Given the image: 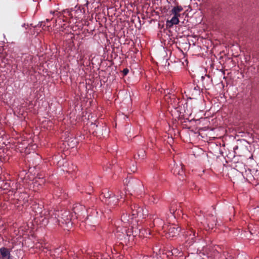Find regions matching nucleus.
<instances>
[{
    "label": "nucleus",
    "instance_id": "obj_10",
    "mask_svg": "<svg viewBox=\"0 0 259 259\" xmlns=\"http://www.w3.org/2000/svg\"><path fill=\"white\" fill-rule=\"evenodd\" d=\"M66 252H62V254L60 256H57L55 259H76L77 254L74 252L70 251L67 254Z\"/></svg>",
    "mask_w": 259,
    "mask_h": 259
},
{
    "label": "nucleus",
    "instance_id": "obj_2",
    "mask_svg": "<svg viewBox=\"0 0 259 259\" xmlns=\"http://www.w3.org/2000/svg\"><path fill=\"white\" fill-rule=\"evenodd\" d=\"M60 212L59 210H44L40 213L41 224L46 226L49 222L52 224H58V217H59Z\"/></svg>",
    "mask_w": 259,
    "mask_h": 259
},
{
    "label": "nucleus",
    "instance_id": "obj_31",
    "mask_svg": "<svg viewBox=\"0 0 259 259\" xmlns=\"http://www.w3.org/2000/svg\"><path fill=\"white\" fill-rule=\"evenodd\" d=\"M61 20V19H59L58 20H56V22L57 23L58 21H59V20Z\"/></svg>",
    "mask_w": 259,
    "mask_h": 259
},
{
    "label": "nucleus",
    "instance_id": "obj_15",
    "mask_svg": "<svg viewBox=\"0 0 259 259\" xmlns=\"http://www.w3.org/2000/svg\"><path fill=\"white\" fill-rule=\"evenodd\" d=\"M85 210V206L79 204H75L73 207V212L75 214L77 215H79L80 213L84 211Z\"/></svg>",
    "mask_w": 259,
    "mask_h": 259
},
{
    "label": "nucleus",
    "instance_id": "obj_21",
    "mask_svg": "<svg viewBox=\"0 0 259 259\" xmlns=\"http://www.w3.org/2000/svg\"><path fill=\"white\" fill-rule=\"evenodd\" d=\"M118 203H115V201H111V205H108L110 208V210H111V208H114L115 206L117 205Z\"/></svg>",
    "mask_w": 259,
    "mask_h": 259
},
{
    "label": "nucleus",
    "instance_id": "obj_34",
    "mask_svg": "<svg viewBox=\"0 0 259 259\" xmlns=\"http://www.w3.org/2000/svg\"><path fill=\"white\" fill-rule=\"evenodd\" d=\"M177 133H178V134H180V133H179V130H178V131H177Z\"/></svg>",
    "mask_w": 259,
    "mask_h": 259
},
{
    "label": "nucleus",
    "instance_id": "obj_28",
    "mask_svg": "<svg viewBox=\"0 0 259 259\" xmlns=\"http://www.w3.org/2000/svg\"><path fill=\"white\" fill-rule=\"evenodd\" d=\"M43 23H44L43 25L45 26V25H46V21L41 22V25H42Z\"/></svg>",
    "mask_w": 259,
    "mask_h": 259
},
{
    "label": "nucleus",
    "instance_id": "obj_27",
    "mask_svg": "<svg viewBox=\"0 0 259 259\" xmlns=\"http://www.w3.org/2000/svg\"><path fill=\"white\" fill-rule=\"evenodd\" d=\"M192 132H194V134H198L199 135H200L199 133V131H197V132H195V131H193V130H192L191 131Z\"/></svg>",
    "mask_w": 259,
    "mask_h": 259
},
{
    "label": "nucleus",
    "instance_id": "obj_26",
    "mask_svg": "<svg viewBox=\"0 0 259 259\" xmlns=\"http://www.w3.org/2000/svg\"><path fill=\"white\" fill-rule=\"evenodd\" d=\"M124 231H125V233H126V235H127V236H131V234H129V233H130V231H127V230H125Z\"/></svg>",
    "mask_w": 259,
    "mask_h": 259
},
{
    "label": "nucleus",
    "instance_id": "obj_13",
    "mask_svg": "<svg viewBox=\"0 0 259 259\" xmlns=\"http://www.w3.org/2000/svg\"><path fill=\"white\" fill-rule=\"evenodd\" d=\"M207 223L209 229H213L214 226L217 225V219L215 216L213 214L209 215L207 218Z\"/></svg>",
    "mask_w": 259,
    "mask_h": 259
},
{
    "label": "nucleus",
    "instance_id": "obj_19",
    "mask_svg": "<svg viewBox=\"0 0 259 259\" xmlns=\"http://www.w3.org/2000/svg\"><path fill=\"white\" fill-rule=\"evenodd\" d=\"M45 183V180L43 178H38V180H36L35 182V184H38L39 185H41V184H44Z\"/></svg>",
    "mask_w": 259,
    "mask_h": 259
},
{
    "label": "nucleus",
    "instance_id": "obj_25",
    "mask_svg": "<svg viewBox=\"0 0 259 259\" xmlns=\"http://www.w3.org/2000/svg\"><path fill=\"white\" fill-rule=\"evenodd\" d=\"M138 234V232H137L136 230H133L132 231V235L134 236H136Z\"/></svg>",
    "mask_w": 259,
    "mask_h": 259
},
{
    "label": "nucleus",
    "instance_id": "obj_3",
    "mask_svg": "<svg viewBox=\"0 0 259 259\" xmlns=\"http://www.w3.org/2000/svg\"><path fill=\"white\" fill-rule=\"evenodd\" d=\"M59 217H57L58 224L60 226L65 225L67 228L72 226V223L71 222V218L70 213L68 210L59 211Z\"/></svg>",
    "mask_w": 259,
    "mask_h": 259
},
{
    "label": "nucleus",
    "instance_id": "obj_30",
    "mask_svg": "<svg viewBox=\"0 0 259 259\" xmlns=\"http://www.w3.org/2000/svg\"><path fill=\"white\" fill-rule=\"evenodd\" d=\"M2 132L4 133H3V135H5V131H2Z\"/></svg>",
    "mask_w": 259,
    "mask_h": 259
},
{
    "label": "nucleus",
    "instance_id": "obj_22",
    "mask_svg": "<svg viewBox=\"0 0 259 259\" xmlns=\"http://www.w3.org/2000/svg\"><path fill=\"white\" fill-rule=\"evenodd\" d=\"M150 201L153 202V203H156L157 202L156 201V198L153 195L152 196V198L150 199Z\"/></svg>",
    "mask_w": 259,
    "mask_h": 259
},
{
    "label": "nucleus",
    "instance_id": "obj_12",
    "mask_svg": "<svg viewBox=\"0 0 259 259\" xmlns=\"http://www.w3.org/2000/svg\"><path fill=\"white\" fill-rule=\"evenodd\" d=\"M0 259H12L9 249L5 247L0 249Z\"/></svg>",
    "mask_w": 259,
    "mask_h": 259
},
{
    "label": "nucleus",
    "instance_id": "obj_16",
    "mask_svg": "<svg viewBox=\"0 0 259 259\" xmlns=\"http://www.w3.org/2000/svg\"><path fill=\"white\" fill-rule=\"evenodd\" d=\"M183 9L182 8V7L181 6H176V7H174L171 12V13L174 15V16H178V17H180V13L181 12H182L183 11Z\"/></svg>",
    "mask_w": 259,
    "mask_h": 259
},
{
    "label": "nucleus",
    "instance_id": "obj_29",
    "mask_svg": "<svg viewBox=\"0 0 259 259\" xmlns=\"http://www.w3.org/2000/svg\"><path fill=\"white\" fill-rule=\"evenodd\" d=\"M50 21V19H47L46 20V22H49Z\"/></svg>",
    "mask_w": 259,
    "mask_h": 259
},
{
    "label": "nucleus",
    "instance_id": "obj_35",
    "mask_svg": "<svg viewBox=\"0 0 259 259\" xmlns=\"http://www.w3.org/2000/svg\"><path fill=\"white\" fill-rule=\"evenodd\" d=\"M210 130H214V128H212Z\"/></svg>",
    "mask_w": 259,
    "mask_h": 259
},
{
    "label": "nucleus",
    "instance_id": "obj_18",
    "mask_svg": "<svg viewBox=\"0 0 259 259\" xmlns=\"http://www.w3.org/2000/svg\"><path fill=\"white\" fill-rule=\"evenodd\" d=\"M177 210V209L175 208V207L172 205L169 208V211L171 214H174L175 212Z\"/></svg>",
    "mask_w": 259,
    "mask_h": 259
},
{
    "label": "nucleus",
    "instance_id": "obj_23",
    "mask_svg": "<svg viewBox=\"0 0 259 259\" xmlns=\"http://www.w3.org/2000/svg\"><path fill=\"white\" fill-rule=\"evenodd\" d=\"M129 72V70L127 68H125L123 70L122 73L123 75H126Z\"/></svg>",
    "mask_w": 259,
    "mask_h": 259
},
{
    "label": "nucleus",
    "instance_id": "obj_17",
    "mask_svg": "<svg viewBox=\"0 0 259 259\" xmlns=\"http://www.w3.org/2000/svg\"><path fill=\"white\" fill-rule=\"evenodd\" d=\"M102 132L103 131H101V130H100V131H94L93 133H92V134L93 135H94V136H97V137H99L100 136V134H101L102 135H103V133H102Z\"/></svg>",
    "mask_w": 259,
    "mask_h": 259
},
{
    "label": "nucleus",
    "instance_id": "obj_14",
    "mask_svg": "<svg viewBox=\"0 0 259 259\" xmlns=\"http://www.w3.org/2000/svg\"><path fill=\"white\" fill-rule=\"evenodd\" d=\"M179 17L174 16L172 18L166 22V27L171 28L174 25L178 24L179 23Z\"/></svg>",
    "mask_w": 259,
    "mask_h": 259
},
{
    "label": "nucleus",
    "instance_id": "obj_4",
    "mask_svg": "<svg viewBox=\"0 0 259 259\" xmlns=\"http://www.w3.org/2000/svg\"><path fill=\"white\" fill-rule=\"evenodd\" d=\"M187 240L186 242L189 245H192L195 242L196 232L192 227H189L185 234Z\"/></svg>",
    "mask_w": 259,
    "mask_h": 259
},
{
    "label": "nucleus",
    "instance_id": "obj_33",
    "mask_svg": "<svg viewBox=\"0 0 259 259\" xmlns=\"http://www.w3.org/2000/svg\"><path fill=\"white\" fill-rule=\"evenodd\" d=\"M194 89H195V90H196V91H198V89H197L196 87H195V88H194Z\"/></svg>",
    "mask_w": 259,
    "mask_h": 259
},
{
    "label": "nucleus",
    "instance_id": "obj_5",
    "mask_svg": "<svg viewBox=\"0 0 259 259\" xmlns=\"http://www.w3.org/2000/svg\"><path fill=\"white\" fill-rule=\"evenodd\" d=\"M102 194L105 198V202L107 205H111V201H115V203H118V198H117L115 195L111 192L107 191V192H103Z\"/></svg>",
    "mask_w": 259,
    "mask_h": 259
},
{
    "label": "nucleus",
    "instance_id": "obj_6",
    "mask_svg": "<svg viewBox=\"0 0 259 259\" xmlns=\"http://www.w3.org/2000/svg\"><path fill=\"white\" fill-rule=\"evenodd\" d=\"M167 231L168 237H172L179 234L180 231V228L177 225L172 224L167 227Z\"/></svg>",
    "mask_w": 259,
    "mask_h": 259
},
{
    "label": "nucleus",
    "instance_id": "obj_11",
    "mask_svg": "<svg viewBox=\"0 0 259 259\" xmlns=\"http://www.w3.org/2000/svg\"><path fill=\"white\" fill-rule=\"evenodd\" d=\"M183 166L184 165L181 164L180 166L177 165L172 169L174 174L178 175L181 177L180 178V180H181V178H183L184 176L185 175V172L183 169Z\"/></svg>",
    "mask_w": 259,
    "mask_h": 259
},
{
    "label": "nucleus",
    "instance_id": "obj_32",
    "mask_svg": "<svg viewBox=\"0 0 259 259\" xmlns=\"http://www.w3.org/2000/svg\"><path fill=\"white\" fill-rule=\"evenodd\" d=\"M194 89H195V90H196V91H198V89H197L196 87H195V88H194Z\"/></svg>",
    "mask_w": 259,
    "mask_h": 259
},
{
    "label": "nucleus",
    "instance_id": "obj_24",
    "mask_svg": "<svg viewBox=\"0 0 259 259\" xmlns=\"http://www.w3.org/2000/svg\"><path fill=\"white\" fill-rule=\"evenodd\" d=\"M238 131V132L237 133L238 135L237 136H239V135L240 134V136L241 137H243V135L242 134L244 133V131Z\"/></svg>",
    "mask_w": 259,
    "mask_h": 259
},
{
    "label": "nucleus",
    "instance_id": "obj_8",
    "mask_svg": "<svg viewBox=\"0 0 259 259\" xmlns=\"http://www.w3.org/2000/svg\"><path fill=\"white\" fill-rule=\"evenodd\" d=\"M188 104L187 102L184 103H182L180 105L179 107L178 108L177 111L180 113V114L190 115L191 114V111L188 108Z\"/></svg>",
    "mask_w": 259,
    "mask_h": 259
},
{
    "label": "nucleus",
    "instance_id": "obj_9",
    "mask_svg": "<svg viewBox=\"0 0 259 259\" xmlns=\"http://www.w3.org/2000/svg\"><path fill=\"white\" fill-rule=\"evenodd\" d=\"M169 100H170L168 101V104L171 105L174 108L178 109L181 102L180 99L173 95L169 97Z\"/></svg>",
    "mask_w": 259,
    "mask_h": 259
},
{
    "label": "nucleus",
    "instance_id": "obj_7",
    "mask_svg": "<svg viewBox=\"0 0 259 259\" xmlns=\"http://www.w3.org/2000/svg\"><path fill=\"white\" fill-rule=\"evenodd\" d=\"M122 215L121 217V220L122 222L125 224H129L131 222V220L133 219L134 218H131L129 214V210L127 208H125L124 206H123L122 209Z\"/></svg>",
    "mask_w": 259,
    "mask_h": 259
},
{
    "label": "nucleus",
    "instance_id": "obj_20",
    "mask_svg": "<svg viewBox=\"0 0 259 259\" xmlns=\"http://www.w3.org/2000/svg\"><path fill=\"white\" fill-rule=\"evenodd\" d=\"M145 154V152L144 151L141 150V151L138 152V156H139V157L141 156L142 159H144Z\"/></svg>",
    "mask_w": 259,
    "mask_h": 259
},
{
    "label": "nucleus",
    "instance_id": "obj_1",
    "mask_svg": "<svg viewBox=\"0 0 259 259\" xmlns=\"http://www.w3.org/2000/svg\"><path fill=\"white\" fill-rule=\"evenodd\" d=\"M126 206L130 212L132 213L133 218H140L144 219L148 216V210H144L142 207H141L139 204L135 202L133 200L127 199L125 202Z\"/></svg>",
    "mask_w": 259,
    "mask_h": 259
}]
</instances>
